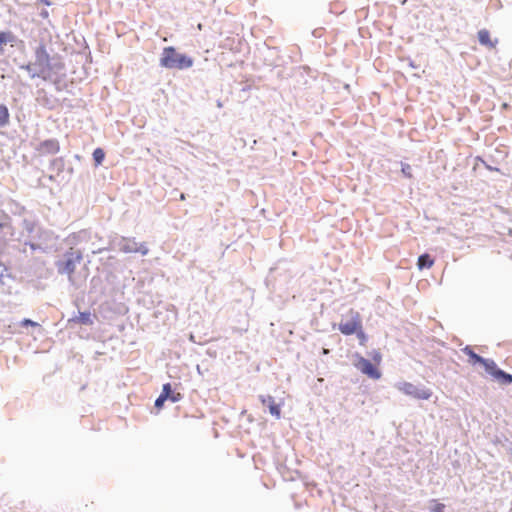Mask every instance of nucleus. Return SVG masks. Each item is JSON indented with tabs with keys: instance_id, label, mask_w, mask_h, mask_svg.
<instances>
[{
	"instance_id": "obj_37",
	"label": "nucleus",
	"mask_w": 512,
	"mask_h": 512,
	"mask_svg": "<svg viewBox=\"0 0 512 512\" xmlns=\"http://www.w3.org/2000/svg\"><path fill=\"white\" fill-rule=\"evenodd\" d=\"M276 270V268H271L270 272L273 273Z\"/></svg>"
},
{
	"instance_id": "obj_9",
	"label": "nucleus",
	"mask_w": 512,
	"mask_h": 512,
	"mask_svg": "<svg viewBox=\"0 0 512 512\" xmlns=\"http://www.w3.org/2000/svg\"><path fill=\"white\" fill-rule=\"evenodd\" d=\"M14 228L11 218L7 214H0V236L5 237L6 244L14 237Z\"/></svg>"
},
{
	"instance_id": "obj_26",
	"label": "nucleus",
	"mask_w": 512,
	"mask_h": 512,
	"mask_svg": "<svg viewBox=\"0 0 512 512\" xmlns=\"http://www.w3.org/2000/svg\"><path fill=\"white\" fill-rule=\"evenodd\" d=\"M167 399L160 393V395L156 398L154 406L157 409H161L164 406V403Z\"/></svg>"
},
{
	"instance_id": "obj_14",
	"label": "nucleus",
	"mask_w": 512,
	"mask_h": 512,
	"mask_svg": "<svg viewBox=\"0 0 512 512\" xmlns=\"http://www.w3.org/2000/svg\"><path fill=\"white\" fill-rule=\"evenodd\" d=\"M161 394L172 403H177L183 398L181 393L174 391L171 383L163 384Z\"/></svg>"
},
{
	"instance_id": "obj_6",
	"label": "nucleus",
	"mask_w": 512,
	"mask_h": 512,
	"mask_svg": "<svg viewBox=\"0 0 512 512\" xmlns=\"http://www.w3.org/2000/svg\"><path fill=\"white\" fill-rule=\"evenodd\" d=\"M484 370L492 377L494 381L498 382L499 384L504 386L512 384V374L499 368L493 359L489 361Z\"/></svg>"
},
{
	"instance_id": "obj_1",
	"label": "nucleus",
	"mask_w": 512,
	"mask_h": 512,
	"mask_svg": "<svg viewBox=\"0 0 512 512\" xmlns=\"http://www.w3.org/2000/svg\"><path fill=\"white\" fill-rule=\"evenodd\" d=\"M34 65L37 67V72L31 73V78L38 77L45 81L51 80L53 73L56 74L64 69V64L60 60L49 55L43 42L35 49Z\"/></svg>"
},
{
	"instance_id": "obj_2",
	"label": "nucleus",
	"mask_w": 512,
	"mask_h": 512,
	"mask_svg": "<svg viewBox=\"0 0 512 512\" xmlns=\"http://www.w3.org/2000/svg\"><path fill=\"white\" fill-rule=\"evenodd\" d=\"M194 59L187 54L180 53L174 46L163 48L159 65L166 69L185 70L191 68Z\"/></svg>"
},
{
	"instance_id": "obj_35",
	"label": "nucleus",
	"mask_w": 512,
	"mask_h": 512,
	"mask_svg": "<svg viewBox=\"0 0 512 512\" xmlns=\"http://www.w3.org/2000/svg\"><path fill=\"white\" fill-rule=\"evenodd\" d=\"M409 65H410L411 67H413V68H416V66H415V64H414V62H413V61H410Z\"/></svg>"
},
{
	"instance_id": "obj_17",
	"label": "nucleus",
	"mask_w": 512,
	"mask_h": 512,
	"mask_svg": "<svg viewBox=\"0 0 512 512\" xmlns=\"http://www.w3.org/2000/svg\"><path fill=\"white\" fill-rule=\"evenodd\" d=\"M10 123V112L5 104H0V128L6 127Z\"/></svg>"
},
{
	"instance_id": "obj_27",
	"label": "nucleus",
	"mask_w": 512,
	"mask_h": 512,
	"mask_svg": "<svg viewBox=\"0 0 512 512\" xmlns=\"http://www.w3.org/2000/svg\"><path fill=\"white\" fill-rule=\"evenodd\" d=\"M370 356L372 357V360L376 363V364H380L381 360H382V355L380 353L379 350H373L371 353H370Z\"/></svg>"
},
{
	"instance_id": "obj_38",
	"label": "nucleus",
	"mask_w": 512,
	"mask_h": 512,
	"mask_svg": "<svg viewBox=\"0 0 512 512\" xmlns=\"http://www.w3.org/2000/svg\"><path fill=\"white\" fill-rule=\"evenodd\" d=\"M406 1H407V0H403V1L401 2V4H402V5H404V4L406 3Z\"/></svg>"
},
{
	"instance_id": "obj_19",
	"label": "nucleus",
	"mask_w": 512,
	"mask_h": 512,
	"mask_svg": "<svg viewBox=\"0 0 512 512\" xmlns=\"http://www.w3.org/2000/svg\"><path fill=\"white\" fill-rule=\"evenodd\" d=\"M50 170L56 172L58 175L65 169V161L62 157L55 158L50 162Z\"/></svg>"
},
{
	"instance_id": "obj_31",
	"label": "nucleus",
	"mask_w": 512,
	"mask_h": 512,
	"mask_svg": "<svg viewBox=\"0 0 512 512\" xmlns=\"http://www.w3.org/2000/svg\"><path fill=\"white\" fill-rule=\"evenodd\" d=\"M15 210H12L14 214L21 215L25 211V207L20 205L19 203L14 202Z\"/></svg>"
},
{
	"instance_id": "obj_34",
	"label": "nucleus",
	"mask_w": 512,
	"mask_h": 512,
	"mask_svg": "<svg viewBox=\"0 0 512 512\" xmlns=\"http://www.w3.org/2000/svg\"><path fill=\"white\" fill-rule=\"evenodd\" d=\"M485 166H486V168H487L488 170H491V171H493V170H495V171H499V169H498V168H494V167L489 166V165H487V164H485Z\"/></svg>"
},
{
	"instance_id": "obj_39",
	"label": "nucleus",
	"mask_w": 512,
	"mask_h": 512,
	"mask_svg": "<svg viewBox=\"0 0 512 512\" xmlns=\"http://www.w3.org/2000/svg\"><path fill=\"white\" fill-rule=\"evenodd\" d=\"M0 214H4V212L2 210H0Z\"/></svg>"
},
{
	"instance_id": "obj_40",
	"label": "nucleus",
	"mask_w": 512,
	"mask_h": 512,
	"mask_svg": "<svg viewBox=\"0 0 512 512\" xmlns=\"http://www.w3.org/2000/svg\"><path fill=\"white\" fill-rule=\"evenodd\" d=\"M2 265H3V263L0 261V266H2Z\"/></svg>"
},
{
	"instance_id": "obj_18",
	"label": "nucleus",
	"mask_w": 512,
	"mask_h": 512,
	"mask_svg": "<svg viewBox=\"0 0 512 512\" xmlns=\"http://www.w3.org/2000/svg\"><path fill=\"white\" fill-rule=\"evenodd\" d=\"M478 41L481 45L494 47V43H492L490 38V33L486 29H482L478 32Z\"/></svg>"
},
{
	"instance_id": "obj_30",
	"label": "nucleus",
	"mask_w": 512,
	"mask_h": 512,
	"mask_svg": "<svg viewBox=\"0 0 512 512\" xmlns=\"http://www.w3.org/2000/svg\"><path fill=\"white\" fill-rule=\"evenodd\" d=\"M8 248L6 244L5 237L0 236V255L4 254Z\"/></svg>"
},
{
	"instance_id": "obj_20",
	"label": "nucleus",
	"mask_w": 512,
	"mask_h": 512,
	"mask_svg": "<svg viewBox=\"0 0 512 512\" xmlns=\"http://www.w3.org/2000/svg\"><path fill=\"white\" fill-rule=\"evenodd\" d=\"M92 157L96 166L101 165L105 159V152L102 148H96L92 153Z\"/></svg>"
},
{
	"instance_id": "obj_21",
	"label": "nucleus",
	"mask_w": 512,
	"mask_h": 512,
	"mask_svg": "<svg viewBox=\"0 0 512 512\" xmlns=\"http://www.w3.org/2000/svg\"><path fill=\"white\" fill-rule=\"evenodd\" d=\"M356 335V337L358 338L359 340V344L360 345H365L366 342L368 341V336L367 334L364 332L363 330V327L361 326V328H358L357 329V332L354 333Z\"/></svg>"
},
{
	"instance_id": "obj_16",
	"label": "nucleus",
	"mask_w": 512,
	"mask_h": 512,
	"mask_svg": "<svg viewBox=\"0 0 512 512\" xmlns=\"http://www.w3.org/2000/svg\"><path fill=\"white\" fill-rule=\"evenodd\" d=\"M433 264H434V259L428 253L421 254L418 257L417 266H418L419 270L428 269V268L432 267Z\"/></svg>"
},
{
	"instance_id": "obj_4",
	"label": "nucleus",
	"mask_w": 512,
	"mask_h": 512,
	"mask_svg": "<svg viewBox=\"0 0 512 512\" xmlns=\"http://www.w3.org/2000/svg\"><path fill=\"white\" fill-rule=\"evenodd\" d=\"M348 315L349 318L346 321H341L338 324V330L346 336L353 335L358 328H361L362 324L361 315L358 311L350 309Z\"/></svg>"
},
{
	"instance_id": "obj_32",
	"label": "nucleus",
	"mask_w": 512,
	"mask_h": 512,
	"mask_svg": "<svg viewBox=\"0 0 512 512\" xmlns=\"http://www.w3.org/2000/svg\"><path fill=\"white\" fill-rule=\"evenodd\" d=\"M26 245H29V247L31 248V250L33 251H36V250H43L42 247L39 245V244H36V243H33V242H26L25 243Z\"/></svg>"
},
{
	"instance_id": "obj_12",
	"label": "nucleus",
	"mask_w": 512,
	"mask_h": 512,
	"mask_svg": "<svg viewBox=\"0 0 512 512\" xmlns=\"http://www.w3.org/2000/svg\"><path fill=\"white\" fill-rule=\"evenodd\" d=\"M95 316L90 311L79 312V315L73 316L68 319V324L72 327L73 324H80L85 326H92L94 324Z\"/></svg>"
},
{
	"instance_id": "obj_23",
	"label": "nucleus",
	"mask_w": 512,
	"mask_h": 512,
	"mask_svg": "<svg viewBox=\"0 0 512 512\" xmlns=\"http://www.w3.org/2000/svg\"><path fill=\"white\" fill-rule=\"evenodd\" d=\"M401 172L406 178H412V167L408 163L401 162Z\"/></svg>"
},
{
	"instance_id": "obj_7",
	"label": "nucleus",
	"mask_w": 512,
	"mask_h": 512,
	"mask_svg": "<svg viewBox=\"0 0 512 512\" xmlns=\"http://www.w3.org/2000/svg\"><path fill=\"white\" fill-rule=\"evenodd\" d=\"M355 366L358 370H360L363 374L367 375L371 379L377 380L381 378L382 374L377 366L362 356H359L358 362L355 364Z\"/></svg>"
},
{
	"instance_id": "obj_28",
	"label": "nucleus",
	"mask_w": 512,
	"mask_h": 512,
	"mask_svg": "<svg viewBox=\"0 0 512 512\" xmlns=\"http://www.w3.org/2000/svg\"><path fill=\"white\" fill-rule=\"evenodd\" d=\"M20 68L25 69L29 73L30 76H31V73L37 72V70H36L37 67H36V65H34V62L22 65Z\"/></svg>"
},
{
	"instance_id": "obj_22",
	"label": "nucleus",
	"mask_w": 512,
	"mask_h": 512,
	"mask_svg": "<svg viewBox=\"0 0 512 512\" xmlns=\"http://www.w3.org/2000/svg\"><path fill=\"white\" fill-rule=\"evenodd\" d=\"M445 505L443 503H439L436 500L431 501V506L429 507V512H444Z\"/></svg>"
},
{
	"instance_id": "obj_8",
	"label": "nucleus",
	"mask_w": 512,
	"mask_h": 512,
	"mask_svg": "<svg viewBox=\"0 0 512 512\" xmlns=\"http://www.w3.org/2000/svg\"><path fill=\"white\" fill-rule=\"evenodd\" d=\"M111 244L123 253H136L137 242L135 238L120 237L115 238Z\"/></svg>"
},
{
	"instance_id": "obj_10",
	"label": "nucleus",
	"mask_w": 512,
	"mask_h": 512,
	"mask_svg": "<svg viewBox=\"0 0 512 512\" xmlns=\"http://www.w3.org/2000/svg\"><path fill=\"white\" fill-rule=\"evenodd\" d=\"M259 400L263 406H266L269 413L276 419L281 418V405L276 403L275 398L271 395H259Z\"/></svg>"
},
{
	"instance_id": "obj_11",
	"label": "nucleus",
	"mask_w": 512,
	"mask_h": 512,
	"mask_svg": "<svg viewBox=\"0 0 512 512\" xmlns=\"http://www.w3.org/2000/svg\"><path fill=\"white\" fill-rule=\"evenodd\" d=\"M461 351L468 356V362L473 366L481 365L485 369L487 364L491 360L490 358H484L481 355L477 354L469 345H466L464 348L461 349Z\"/></svg>"
},
{
	"instance_id": "obj_5",
	"label": "nucleus",
	"mask_w": 512,
	"mask_h": 512,
	"mask_svg": "<svg viewBox=\"0 0 512 512\" xmlns=\"http://www.w3.org/2000/svg\"><path fill=\"white\" fill-rule=\"evenodd\" d=\"M399 390L417 400H429L432 396V391L429 388L418 386L410 382L401 383Z\"/></svg>"
},
{
	"instance_id": "obj_3",
	"label": "nucleus",
	"mask_w": 512,
	"mask_h": 512,
	"mask_svg": "<svg viewBox=\"0 0 512 512\" xmlns=\"http://www.w3.org/2000/svg\"><path fill=\"white\" fill-rule=\"evenodd\" d=\"M83 260V253L79 249L69 248L61 258L55 261V267L59 275H67L70 282L78 264Z\"/></svg>"
},
{
	"instance_id": "obj_33",
	"label": "nucleus",
	"mask_w": 512,
	"mask_h": 512,
	"mask_svg": "<svg viewBox=\"0 0 512 512\" xmlns=\"http://www.w3.org/2000/svg\"><path fill=\"white\" fill-rule=\"evenodd\" d=\"M5 277H11V275H10V274H4V273H1V274H0V281H1L2 283H4V278H5Z\"/></svg>"
},
{
	"instance_id": "obj_36",
	"label": "nucleus",
	"mask_w": 512,
	"mask_h": 512,
	"mask_svg": "<svg viewBox=\"0 0 512 512\" xmlns=\"http://www.w3.org/2000/svg\"><path fill=\"white\" fill-rule=\"evenodd\" d=\"M43 3H45L46 5H50V2H48L47 0H41Z\"/></svg>"
},
{
	"instance_id": "obj_25",
	"label": "nucleus",
	"mask_w": 512,
	"mask_h": 512,
	"mask_svg": "<svg viewBox=\"0 0 512 512\" xmlns=\"http://www.w3.org/2000/svg\"><path fill=\"white\" fill-rule=\"evenodd\" d=\"M148 252H149V249L145 243H140V244L137 243L136 253H140L141 255L145 256L148 254Z\"/></svg>"
},
{
	"instance_id": "obj_15",
	"label": "nucleus",
	"mask_w": 512,
	"mask_h": 512,
	"mask_svg": "<svg viewBox=\"0 0 512 512\" xmlns=\"http://www.w3.org/2000/svg\"><path fill=\"white\" fill-rule=\"evenodd\" d=\"M16 41L17 37L11 31H0V56L4 53V45L10 43L13 46Z\"/></svg>"
},
{
	"instance_id": "obj_29",
	"label": "nucleus",
	"mask_w": 512,
	"mask_h": 512,
	"mask_svg": "<svg viewBox=\"0 0 512 512\" xmlns=\"http://www.w3.org/2000/svg\"><path fill=\"white\" fill-rule=\"evenodd\" d=\"M21 326H23V327H27V326L37 327V326H39V324H38L37 322H34V321H33V320H31V319L24 318V319L21 321Z\"/></svg>"
},
{
	"instance_id": "obj_24",
	"label": "nucleus",
	"mask_w": 512,
	"mask_h": 512,
	"mask_svg": "<svg viewBox=\"0 0 512 512\" xmlns=\"http://www.w3.org/2000/svg\"><path fill=\"white\" fill-rule=\"evenodd\" d=\"M22 227L24 230H26L28 233H32L35 228V223L31 220L24 219L22 221Z\"/></svg>"
},
{
	"instance_id": "obj_13",
	"label": "nucleus",
	"mask_w": 512,
	"mask_h": 512,
	"mask_svg": "<svg viewBox=\"0 0 512 512\" xmlns=\"http://www.w3.org/2000/svg\"><path fill=\"white\" fill-rule=\"evenodd\" d=\"M59 150V141L54 138L41 141L38 147V151L45 154H57Z\"/></svg>"
}]
</instances>
